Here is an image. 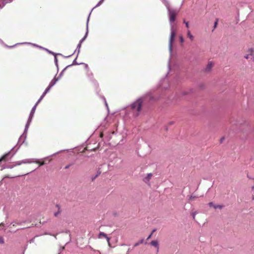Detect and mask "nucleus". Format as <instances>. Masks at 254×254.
I'll list each match as a JSON object with an SVG mask.
<instances>
[{
	"instance_id": "obj_22",
	"label": "nucleus",
	"mask_w": 254,
	"mask_h": 254,
	"mask_svg": "<svg viewBox=\"0 0 254 254\" xmlns=\"http://www.w3.org/2000/svg\"><path fill=\"white\" fill-rule=\"evenodd\" d=\"M208 205H209V206L210 207H212V206H213H213L214 205H213V202H209V203H208Z\"/></svg>"
},
{
	"instance_id": "obj_21",
	"label": "nucleus",
	"mask_w": 254,
	"mask_h": 254,
	"mask_svg": "<svg viewBox=\"0 0 254 254\" xmlns=\"http://www.w3.org/2000/svg\"><path fill=\"white\" fill-rule=\"evenodd\" d=\"M253 50L252 49H251L249 50V52L250 53V55H253Z\"/></svg>"
},
{
	"instance_id": "obj_3",
	"label": "nucleus",
	"mask_w": 254,
	"mask_h": 254,
	"mask_svg": "<svg viewBox=\"0 0 254 254\" xmlns=\"http://www.w3.org/2000/svg\"><path fill=\"white\" fill-rule=\"evenodd\" d=\"M177 15V12L175 10H169V20L171 22H173L175 21Z\"/></svg>"
},
{
	"instance_id": "obj_20",
	"label": "nucleus",
	"mask_w": 254,
	"mask_h": 254,
	"mask_svg": "<svg viewBox=\"0 0 254 254\" xmlns=\"http://www.w3.org/2000/svg\"><path fill=\"white\" fill-rule=\"evenodd\" d=\"M196 197L195 196H190V200H194V198H195Z\"/></svg>"
},
{
	"instance_id": "obj_34",
	"label": "nucleus",
	"mask_w": 254,
	"mask_h": 254,
	"mask_svg": "<svg viewBox=\"0 0 254 254\" xmlns=\"http://www.w3.org/2000/svg\"><path fill=\"white\" fill-rule=\"evenodd\" d=\"M252 199H253V200L254 199V195H253V196H252Z\"/></svg>"
},
{
	"instance_id": "obj_13",
	"label": "nucleus",
	"mask_w": 254,
	"mask_h": 254,
	"mask_svg": "<svg viewBox=\"0 0 254 254\" xmlns=\"http://www.w3.org/2000/svg\"><path fill=\"white\" fill-rule=\"evenodd\" d=\"M213 207L215 209L219 208V209H222L223 207V205H215L213 206Z\"/></svg>"
},
{
	"instance_id": "obj_24",
	"label": "nucleus",
	"mask_w": 254,
	"mask_h": 254,
	"mask_svg": "<svg viewBox=\"0 0 254 254\" xmlns=\"http://www.w3.org/2000/svg\"><path fill=\"white\" fill-rule=\"evenodd\" d=\"M152 235V233H151L149 236L148 237H147V240H148L149 239L151 238V236Z\"/></svg>"
},
{
	"instance_id": "obj_25",
	"label": "nucleus",
	"mask_w": 254,
	"mask_h": 254,
	"mask_svg": "<svg viewBox=\"0 0 254 254\" xmlns=\"http://www.w3.org/2000/svg\"><path fill=\"white\" fill-rule=\"evenodd\" d=\"M192 216H193V219L194 220L195 219V212H193L192 213Z\"/></svg>"
},
{
	"instance_id": "obj_29",
	"label": "nucleus",
	"mask_w": 254,
	"mask_h": 254,
	"mask_svg": "<svg viewBox=\"0 0 254 254\" xmlns=\"http://www.w3.org/2000/svg\"><path fill=\"white\" fill-rule=\"evenodd\" d=\"M99 174H99H97L94 178H92V181H93Z\"/></svg>"
},
{
	"instance_id": "obj_33",
	"label": "nucleus",
	"mask_w": 254,
	"mask_h": 254,
	"mask_svg": "<svg viewBox=\"0 0 254 254\" xmlns=\"http://www.w3.org/2000/svg\"><path fill=\"white\" fill-rule=\"evenodd\" d=\"M103 133H101L100 134V136H101V137H102V136H103Z\"/></svg>"
},
{
	"instance_id": "obj_10",
	"label": "nucleus",
	"mask_w": 254,
	"mask_h": 254,
	"mask_svg": "<svg viewBox=\"0 0 254 254\" xmlns=\"http://www.w3.org/2000/svg\"><path fill=\"white\" fill-rule=\"evenodd\" d=\"M150 244L152 246L156 248L157 249V250H159V245L157 241H152L150 243Z\"/></svg>"
},
{
	"instance_id": "obj_9",
	"label": "nucleus",
	"mask_w": 254,
	"mask_h": 254,
	"mask_svg": "<svg viewBox=\"0 0 254 254\" xmlns=\"http://www.w3.org/2000/svg\"><path fill=\"white\" fill-rule=\"evenodd\" d=\"M213 66V64L212 62H209L208 64H207V65H206V67L205 68V70L207 71H210L211 69Z\"/></svg>"
},
{
	"instance_id": "obj_18",
	"label": "nucleus",
	"mask_w": 254,
	"mask_h": 254,
	"mask_svg": "<svg viewBox=\"0 0 254 254\" xmlns=\"http://www.w3.org/2000/svg\"><path fill=\"white\" fill-rule=\"evenodd\" d=\"M218 24V19H216L214 24V28H215Z\"/></svg>"
},
{
	"instance_id": "obj_12",
	"label": "nucleus",
	"mask_w": 254,
	"mask_h": 254,
	"mask_svg": "<svg viewBox=\"0 0 254 254\" xmlns=\"http://www.w3.org/2000/svg\"><path fill=\"white\" fill-rule=\"evenodd\" d=\"M9 155V153H7V154H5L4 155H3L2 156V157L0 159V162L1 161H6L7 158L8 157V156Z\"/></svg>"
},
{
	"instance_id": "obj_5",
	"label": "nucleus",
	"mask_w": 254,
	"mask_h": 254,
	"mask_svg": "<svg viewBox=\"0 0 254 254\" xmlns=\"http://www.w3.org/2000/svg\"><path fill=\"white\" fill-rule=\"evenodd\" d=\"M175 36H176V32L175 30H174L172 29L171 36H170V39H169V47H170V49H171V48H172L173 43L174 41Z\"/></svg>"
},
{
	"instance_id": "obj_16",
	"label": "nucleus",
	"mask_w": 254,
	"mask_h": 254,
	"mask_svg": "<svg viewBox=\"0 0 254 254\" xmlns=\"http://www.w3.org/2000/svg\"><path fill=\"white\" fill-rule=\"evenodd\" d=\"M39 103H38V102L36 103V105L34 106V107L32 108V111H31V113H34V111L35 110V108H36V106L37 105V104H38Z\"/></svg>"
},
{
	"instance_id": "obj_8",
	"label": "nucleus",
	"mask_w": 254,
	"mask_h": 254,
	"mask_svg": "<svg viewBox=\"0 0 254 254\" xmlns=\"http://www.w3.org/2000/svg\"><path fill=\"white\" fill-rule=\"evenodd\" d=\"M152 176V173H149L147 174V176L145 177L143 179L144 182H145L146 183H147L149 182L150 180L151 179V177Z\"/></svg>"
},
{
	"instance_id": "obj_4",
	"label": "nucleus",
	"mask_w": 254,
	"mask_h": 254,
	"mask_svg": "<svg viewBox=\"0 0 254 254\" xmlns=\"http://www.w3.org/2000/svg\"><path fill=\"white\" fill-rule=\"evenodd\" d=\"M23 163H35L38 164L39 166L44 165L46 164L45 161H40L39 160H36L35 161H31L30 160H26L25 161H22Z\"/></svg>"
},
{
	"instance_id": "obj_26",
	"label": "nucleus",
	"mask_w": 254,
	"mask_h": 254,
	"mask_svg": "<svg viewBox=\"0 0 254 254\" xmlns=\"http://www.w3.org/2000/svg\"><path fill=\"white\" fill-rule=\"evenodd\" d=\"M70 164H69V165H68L66 166L65 167L64 169H68V168L70 167Z\"/></svg>"
},
{
	"instance_id": "obj_31",
	"label": "nucleus",
	"mask_w": 254,
	"mask_h": 254,
	"mask_svg": "<svg viewBox=\"0 0 254 254\" xmlns=\"http://www.w3.org/2000/svg\"><path fill=\"white\" fill-rule=\"evenodd\" d=\"M156 231V229H154L151 233H152V234L155 232Z\"/></svg>"
},
{
	"instance_id": "obj_7",
	"label": "nucleus",
	"mask_w": 254,
	"mask_h": 254,
	"mask_svg": "<svg viewBox=\"0 0 254 254\" xmlns=\"http://www.w3.org/2000/svg\"><path fill=\"white\" fill-rule=\"evenodd\" d=\"M56 207L57 208V211L54 213V216L55 217H58L59 215L61 214V210L60 208V206L59 204H57L56 205Z\"/></svg>"
},
{
	"instance_id": "obj_11",
	"label": "nucleus",
	"mask_w": 254,
	"mask_h": 254,
	"mask_svg": "<svg viewBox=\"0 0 254 254\" xmlns=\"http://www.w3.org/2000/svg\"><path fill=\"white\" fill-rule=\"evenodd\" d=\"M187 36L189 37L191 41H192L194 39L193 36L191 34L190 31V30H188L187 32Z\"/></svg>"
},
{
	"instance_id": "obj_19",
	"label": "nucleus",
	"mask_w": 254,
	"mask_h": 254,
	"mask_svg": "<svg viewBox=\"0 0 254 254\" xmlns=\"http://www.w3.org/2000/svg\"><path fill=\"white\" fill-rule=\"evenodd\" d=\"M180 40L181 43H183L184 42V40L183 36H181L180 37Z\"/></svg>"
},
{
	"instance_id": "obj_6",
	"label": "nucleus",
	"mask_w": 254,
	"mask_h": 254,
	"mask_svg": "<svg viewBox=\"0 0 254 254\" xmlns=\"http://www.w3.org/2000/svg\"><path fill=\"white\" fill-rule=\"evenodd\" d=\"M106 238L107 239V242L108 243V245H109V246H110V238L108 237L107 235L105 233H104V232H101L99 234L98 238L101 239V238Z\"/></svg>"
},
{
	"instance_id": "obj_15",
	"label": "nucleus",
	"mask_w": 254,
	"mask_h": 254,
	"mask_svg": "<svg viewBox=\"0 0 254 254\" xmlns=\"http://www.w3.org/2000/svg\"><path fill=\"white\" fill-rule=\"evenodd\" d=\"M4 243V239L2 237L0 236V244H3Z\"/></svg>"
},
{
	"instance_id": "obj_28",
	"label": "nucleus",
	"mask_w": 254,
	"mask_h": 254,
	"mask_svg": "<svg viewBox=\"0 0 254 254\" xmlns=\"http://www.w3.org/2000/svg\"><path fill=\"white\" fill-rule=\"evenodd\" d=\"M249 56H250L249 55H247L245 56V58H246V59H248L249 58Z\"/></svg>"
},
{
	"instance_id": "obj_2",
	"label": "nucleus",
	"mask_w": 254,
	"mask_h": 254,
	"mask_svg": "<svg viewBox=\"0 0 254 254\" xmlns=\"http://www.w3.org/2000/svg\"><path fill=\"white\" fill-rule=\"evenodd\" d=\"M57 80L56 79H53L50 83L48 87L46 89L44 92L43 93L42 95L41 96L40 99L38 101V103H39L42 99L44 98V97L46 95V94L49 91L51 87L55 85L56 83Z\"/></svg>"
},
{
	"instance_id": "obj_14",
	"label": "nucleus",
	"mask_w": 254,
	"mask_h": 254,
	"mask_svg": "<svg viewBox=\"0 0 254 254\" xmlns=\"http://www.w3.org/2000/svg\"><path fill=\"white\" fill-rule=\"evenodd\" d=\"M143 240H140L139 242H138L137 243H136L134 245V247H137L139 245L143 243Z\"/></svg>"
},
{
	"instance_id": "obj_23",
	"label": "nucleus",
	"mask_w": 254,
	"mask_h": 254,
	"mask_svg": "<svg viewBox=\"0 0 254 254\" xmlns=\"http://www.w3.org/2000/svg\"><path fill=\"white\" fill-rule=\"evenodd\" d=\"M104 1V0H101L97 4V6H99L100 5L102 2L103 1Z\"/></svg>"
},
{
	"instance_id": "obj_27",
	"label": "nucleus",
	"mask_w": 254,
	"mask_h": 254,
	"mask_svg": "<svg viewBox=\"0 0 254 254\" xmlns=\"http://www.w3.org/2000/svg\"><path fill=\"white\" fill-rule=\"evenodd\" d=\"M88 76H89V77H90V76H91V77H92H92H93V73H91H91H90L88 74Z\"/></svg>"
},
{
	"instance_id": "obj_32",
	"label": "nucleus",
	"mask_w": 254,
	"mask_h": 254,
	"mask_svg": "<svg viewBox=\"0 0 254 254\" xmlns=\"http://www.w3.org/2000/svg\"><path fill=\"white\" fill-rule=\"evenodd\" d=\"M252 189L254 191V186L252 187Z\"/></svg>"
},
{
	"instance_id": "obj_30",
	"label": "nucleus",
	"mask_w": 254,
	"mask_h": 254,
	"mask_svg": "<svg viewBox=\"0 0 254 254\" xmlns=\"http://www.w3.org/2000/svg\"><path fill=\"white\" fill-rule=\"evenodd\" d=\"M0 226H4V224L3 223H1L0 224Z\"/></svg>"
},
{
	"instance_id": "obj_17",
	"label": "nucleus",
	"mask_w": 254,
	"mask_h": 254,
	"mask_svg": "<svg viewBox=\"0 0 254 254\" xmlns=\"http://www.w3.org/2000/svg\"><path fill=\"white\" fill-rule=\"evenodd\" d=\"M184 23H185L186 24V26L187 27V28H189V22H187V21H186L185 20H184Z\"/></svg>"
},
{
	"instance_id": "obj_1",
	"label": "nucleus",
	"mask_w": 254,
	"mask_h": 254,
	"mask_svg": "<svg viewBox=\"0 0 254 254\" xmlns=\"http://www.w3.org/2000/svg\"><path fill=\"white\" fill-rule=\"evenodd\" d=\"M143 99L142 98L138 99L131 105V108L133 111L136 112V116H138L141 110L143 105Z\"/></svg>"
}]
</instances>
